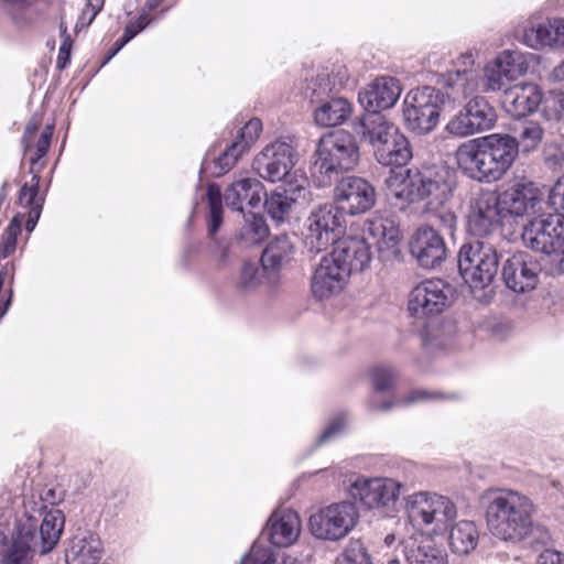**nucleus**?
I'll return each instance as SVG.
<instances>
[{
	"label": "nucleus",
	"mask_w": 564,
	"mask_h": 564,
	"mask_svg": "<svg viewBox=\"0 0 564 564\" xmlns=\"http://www.w3.org/2000/svg\"><path fill=\"white\" fill-rule=\"evenodd\" d=\"M458 186V148L454 149L438 164L408 169L403 173L391 171L386 180V195L399 208L423 203L424 209L454 227L456 215L447 206Z\"/></svg>",
	"instance_id": "nucleus-1"
},
{
	"label": "nucleus",
	"mask_w": 564,
	"mask_h": 564,
	"mask_svg": "<svg viewBox=\"0 0 564 564\" xmlns=\"http://www.w3.org/2000/svg\"><path fill=\"white\" fill-rule=\"evenodd\" d=\"M42 123L43 116L34 113L23 131L21 144L29 160V172L32 176L21 186L18 195V203L25 212H19L2 234L0 261L14 253L22 225H25L26 231H33L42 214L45 195H40L41 172L46 167V154L54 133V124H46L40 131Z\"/></svg>",
	"instance_id": "nucleus-2"
},
{
	"label": "nucleus",
	"mask_w": 564,
	"mask_h": 564,
	"mask_svg": "<svg viewBox=\"0 0 564 564\" xmlns=\"http://www.w3.org/2000/svg\"><path fill=\"white\" fill-rule=\"evenodd\" d=\"M480 505L495 538L511 543L528 538L543 544L551 540L550 532L533 522L535 508L525 495L511 489H491L481 495Z\"/></svg>",
	"instance_id": "nucleus-3"
},
{
	"label": "nucleus",
	"mask_w": 564,
	"mask_h": 564,
	"mask_svg": "<svg viewBox=\"0 0 564 564\" xmlns=\"http://www.w3.org/2000/svg\"><path fill=\"white\" fill-rule=\"evenodd\" d=\"M517 144L509 134H490L460 143V170L479 182H496L511 167Z\"/></svg>",
	"instance_id": "nucleus-4"
},
{
	"label": "nucleus",
	"mask_w": 564,
	"mask_h": 564,
	"mask_svg": "<svg viewBox=\"0 0 564 564\" xmlns=\"http://www.w3.org/2000/svg\"><path fill=\"white\" fill-rule=\"evenodd\" d=\"M406 514L411 525L430 535H445L453 546L456 508L446 497L420 491L406 500Z\"/></svg>",
	"instance_id": "nucleus-5"
},
{
	"label": "nucleus",
	"mask_w": 564,
	"mask_h": 564,
	"mask_svg": "<svg viewBox=\"0 0 564 564\" xmlns=\"http://www.w3.org/2000/svg\"><path fill=\"white\" fill-rule=\"evenodd\" d=\"M360 126L361 138L371 145L379 164L401 167L411 161L413 154L408 138L382 115H369Z\"/></svg>",
	"instance_id": "nucleus-6"
},
{
	"label": "nucleus",
	"mask_w": 564,
	"mask_h": 564,
	"mask_svg": "<svg viewBox=\"0 0 564 564\" xmlns=\"http://www.w3.org/2000/svg\"><path fill=\"white\" fill-rule=\"evenodd\" d=\"M523 243L546 256L552 273L564 272V225L558 216L532 219L522 231Z\"/></svg>",
	"instance_id": "nucleus-7"
},
{
	"label": "nucleus",
	"mask_w": 564,
	"mask_h": 564,
	"mask_svg": "<svg viewBox=\"0 0 564 564\" xmlns=\"http://www.w3.org/2000/svg\"><path fill=\"white\" fill-rule=\"evenodd\" d=\"M358 521L359 511L356 503L345 500L330 503L312 514L310 528L317 539L338 541L347 536Z\"/></svg>",
	"instance_id": "nucleus-8"
},
{
	"label": "nucleus",
	"mask_w": 564,
	"mask_h": 564,
	"mask_svg": "<svg viewBox=\"0 0 564 564\" xmlns=\"http://www.w3.org/2000/svg\"><path fill=\"white\" fill-rule=\"evenodd\" d=\"M498 269L497 252L480 241L460 248V276L470 290H481L494 280Z\"/></svg>",
	"instance_id": "nucleus-9"
},
{
	"label": "nucleus",
	"mask_w": 564,
	"mask_h": 564,
	"mask_svg": "<svg viewBox=\"0 0 564 564\" xmlns=\"http://www.w3.org/2000/svg\"><path fill=\"white\" fill-rule=\"evenodd\" d=\"M454 293L455 289L443 279H426L411 290L408 311L416 318L440 315L453 304Z\"/></svg>",
	"instance_id": "nucleus-10"
},
{
	"label": "nucleus",
	"mask_w": 564,
	"mask_h": 564,
	"mask_svg": "<svg viewBox=\"0 0 564 564\" xmlns=\"http://www.w3.org/2000/svg\"><path fill=\"white\" fill-rule=\"evenodd\" d=\"M316 165L322 173L352 170L359 161V149L352 134L336 131L321 139Z\"/></svg>",
	"instance_id": "nucleus-11"
},
{
	"label": "nucleus",
	"mask_w": 564,
	"mask_h": 564,
	"mask_svg": "<svg viewBox=\"0 0 564 564\" xmlns=\"http://www.w3.org/2000/svg\"><path fill=\"white\" fill-rule=\"evenodd\" d=\"M307 221L306 245L316 253L336 245L345 227L344 215L333 205L318 207L310 215Z\"/></svg>",
	"instance_id": "nucleus-12"
},
{
	"label": "nucleus",
	"mask_w": 564,
	"mask_h": 564,
	"mask_svg": "<svg viewBox=\"0 0 564 564\" xmlns=\"http://www.w3.org/2000/svg\"><path fill=\"white\" fill-rule=\"evenodd\" d=\"M403 115L410 130L419 134L432 131L440 117V107L434 97V89L427 86L412 89L405 96Z\"/></svg>",
	"instance_id": "nucleus-13"
},
{
	"label": "nucleus",
	"mask_w": 564,
	"mask_h": 564,
	"mask_svg": "<svg viewBox=\"0 0 564 564\" xmlns=\"http://www.w3.org/2000/svg\"><path fill=\"white\" fill-rule=\"evenodd\" d=\"M376 189L367 180L358 176L341 178L334 189L336 208L344 215H359L370 210L376 203Z\"/></svg>",
	"instance_id": "nucleus-14"
},
{
	"label": "nucleus",
	"mask_w": 564,
	"mask_h": 564,
	"mask_svg": "<svg viewBox=\"0 0 564 564\" xmlns=\"http://www.w3.org/2000/svg\"><path fill=\"white\" fill-rule=\"evenodd\" d=\"M262 132V121L252 118L239 130L235 141L218 158L204 160L203 169L210 171L213 176H221L229 172L243 153L250 150Z\"/></svg>",
	"instance_id": "nucleus-15"
},
{
	"label": "nucleus",
	"mask_w": 564,
	"mask_h": 564,
	"mask_svg": "<svg viewBox=\"0 0 564 564\" xmlns=\"http://www.w3.org/2000/svg\"><path fill=\"white\" fill-rule=\"evenodd\" d=\"M401 485L390 478H359L350 486L349 494L369 509L393 507Z\"/></svg>",
	"instance_id": "nucleus-16"
},
{
	"label": "nucleus",
	"mask_w": 564,
	"mask_h": 564,
	"mask_svg": "<svg viewBox=\"0 0 564 564\" xmlns=\"http://www.w3.org/2000/svg\"><path fill=\"white\" fill-rule=\"evenodd\" d=\"M294 166V150L283 141L268 144L253 161V167L263 180L282 181Z\"/></svg>",
	"instance_id": "nucleus-17"
},
{
	"label": "nucleus",
	"mask_w": 564,
	"mask_h": 564,
	"mask_svg": "<svg viewBox=\"0 0 564 564\" xmlns=\"http://www.w3.org/2000/svg\"><path fill=\"white\" fill-rule=\"evenodd\" d=\"M541 268L528 252L520 251L510 256L502 265V280L514 293H527L535 289Z\"/></svg>",
	"instance_id": "nucleus-18"
},
{
	"label": "nucleus",
	"mask_w": 564,
	"mask_h": 564,
	"mask_svg": "<svg viewBox=\"0 0 564 564\" xmlns=\"http://www.w3.org/2000/svg\"><path fill=\"white\" fill-rule=\"evenodd\" d=\"M498 196L503 218L523 217L535 212L536 205L541 202L539 188L534 183L525 180L518 181L498 192Z\"/></svg>",
	"instance_id": "nucleus-19"
},
{
	"label": "nucleus",
	"mask_w": 564,
	"mask_h": 564,
	"mask_svg": "<svg viewBox=\"0 0 564 564\" xmlns=\"http://www.w3.org/2000/svg\"><path fill=\"white\" fill-rule=\"evenodd\" d=\"M409 248L419 265L424 269H435L446 259L445 242L431 227L419 228L413 234Z\"/></svg>",
	"instance_id": "nucleus-20"
},
{
	"label": "nucleus",
	"mask_w": 564,
	"mask_h": 564,
	"mask_svg": "<svg viewBox=\"0 0 564 564\" xmlns=\"http://www.w3.org/2000/svg\"><path fill=\"white\" fill-rule=\"evenodd\" d=\"M350 274L341 267L330 253L325 256L315 269L311 289L318 300L328 299L343 291Z\"/></svg>",
	"instance_id": "nucleus-21"
},
{
	"label": "nucleus",
	"mask_w": 564,
	"mask_h": 564,
	"mask_svg": "<svg viewBox=\"0 0 564 564\" xmlns=\"http://www.w3.org/2000/svg\"><path fill=\"white\" fill-rule=\"evenodd\" d=\"M505 219L500 212V199L498 192L480 191L475 194L470 200V210L468 214V227L476 235H482L490 228Z\"/></svg>",
	"instance_id": "nucleus-22"
},
{
	"label": "nucleus",
	"mask_w": 564,
	"mask_h": 564,
	"mask_svg": "<svg viewBox=\"0 0 564 564\" xmlns=\"http://www.w3.org/2000/svg\"><path fill=\"white\" fill-rule=\"evenodd\" d=\"M349 274L366 270L372 259L370 245L361 237H344L330 252Z\"/></svg>",
	"instance_id": "nucleus-23"
},
{
	"label": "nucleus",
	"mask_w": 564,
	"mask_h": 564,
	"mask_svg": "<svg viewBox=\"0 0 564 564\" xmlns=\"http://www.w3.org/2000/svg\"><path fill=\"white\" fill-rule=\"evenodd\" d=\"M368 232L376 240L379 252L386 259L401 258L402 232L391 218L376 216L368 220Z\"/></svg>",
	"instance_id": "nucleus-24"
},
{
	"label": "nucleus",
	"mask_w": 564,
	"mask_h": 564,
	"mask_svg": "<svg viewBox=\"0 0 564 564\" xmlns=\"http://www.w3.org/2000/svg\"><path fill=\"white\" fill-rule=\"evenodd\" d=\"M400 82L389 76L378 77L364 91L359 93L360 102L372 111L371 115H380L379 110L394 106L401 94Z\"/></svg>",
	"instance_id": "nucleus-25"
},
{
	"label": "nucleus",
	"mask_w": 564,
	"mask_h": 564,
	"mask_svg": "<svg viewBox=\"0 0 564 564\" xmlns=\"http://www.w3.org/2000/svg\"><path fill=\"white\" fill-rule=\"evenodd\" d=\"M542 101V93L534 84H518L503 91L501 104L512 117L521 118L534 112Z\"/></svg>",
	"instance_id": "nucleus-26"
},
{
	"label": "nucleus",
	"mask_w": 564,
	"mask_h": 564,
	"mask_svg": "<svg viewBox=\"0 0 564 564\" xmlns=\"http://www.w3.org/2000/svg\"><path fill=\"white\" fill-rule=\"evenodd\" d=\"M64 514L61 510L53 509L45 513L42 523L36 530L35 525L23 524L19 530H26L32 538L39 554H46L51 552L57 544L61 533L64 528Z\"/></svg>",
	"instance_id": "nucleus-27"
},
{
	"label": "nucleus",
	"mask_w": 564,
	"mask_h": 564,
	"mask_svg": "<svg viewBox=\"0 0 564 564\" xmlns=\"http://www.w3.org/2000/svg\"><path fill=\"white\" fill-rule=\"evenodd\" d=\"M265 195L263 184L257 178H241L234 182L225 192L226 205L232 210L243 213L245 206L258 207Z\"/></svg>",
	"instance_id": "nucleus-28"
},
{
	"label": "nucleus",
	"mask_w": 564,
	"mask_h": 564,
	"mask_svg": "<svg viewBox=\"0 0 564 564\" xmlns=\"http://www.w3.org/2000/svg\"><path fill=\"white\" fill-rule=\"evenodd\" d=\"M301 520L293 510H276L269 519L270 542L279 547L292 545L299 538Z\"/></svg>",
	"instance_id": "nucleus-29"
},
{
	"label": "nucleus",
	"mask_w": 564,
	"mask_h": 564,
	"mask_svg": "<svg viewBox=\"0 0 564 564\" xmlns=\"http://www.w3.org/2000/svg\"><path fill=\"white\" fill-rule=\"evenodd\" d=\"M495 113L484 97L469 100L460 112V135L474 134L491 128Z\"/></svg>",
	"instance_id": "nucleus-30"
},
{
	"label": "nucleus",
	"mask_w": 564,
	"mask_h": 564,
	"mask_svg": "<svg viewBox=\"0 0 564 564\" xmlns=\"http://www.w3.org/2000/svg\"><path fill=\"white\" fill-rule=\"evenodd\" d=\"M524 42L534 50L564 47V19L549 20L528 29Z\"/></svg>",
	"instance_id": "nucleus-31"
},
{
	"label": "nucleus",
	"mask_w": 564,
	"mask_h": 564,
	"mask_svg": "<svg viewBox=\"0 0 564 564\" xmlns=\"http://www.w3.org/2000/svg\"><path fill=\"white\" fill-rule=\"evenodd\" d=\"M30 533L26 530H18L17 536L9 544L2 555L1 564H33L34 555L39 553Z\"/></svg>",
	"instance_id": "nucleus-32"
},
{
	"label": "nucleus",
	"mask_w": 564,
	"mask_h": 564,
	"mask_svg": "<svg viewBox=\"0 0 564 564\" xmlns=\"http://www.w3.org/2000/svg\"><path fill=\"white\" fill-rule=\"evenodd\" d=\"M351 110V105L346 99L333 98L315 110L314 119L321 127H336L350 117Z\"/></svg>",
	"instance_id": "nucleus-33"
},
{
	"label": "nucleus",
	"mask_w": 564,
	"mask_h": 564,
	"mask_svg": "<svg viewBox=\"0 0 564 564\" xmlns=\"http://www.w3.org/2000/svg\"><path fill=\"white\" fill-rule=\"evenodd\" d=\"M0 2L13 7L8 14L18 29L32 26L43 14L36 7L42 3L50 4L46 0H0Z\"/></svg>",
	"instance_id": "nucleus-34"
},
{
	"label": "nucleus",
	"mask_w": 564,
	"mask_h": 564,
	"mask_svg": "<svg viewBox=\"0 0 564 564\" xmlns=\"http://www.w3.org/2000/svg\"><path fill=\"white\" fill-rule=\"evenodd\" d=\"M457 333L456 321L454 318H444L434 327L424 332L423 341L432 348L445 349L455 345Z\"/></svg>",
	"instance_id": "nucleus-35"
},
{
	"label": "nucleus",
	"mask_w": 564,
	"mask_h": 564,
	"mask_svg": "<svg viewBox=\"0 0 564 564\" xmlns=\"http://www.w3.org/2000/svg\"><path fill=\"white\" fill-rule=\"evenodd\" d=\"M294 252V247L286 235L275 237L269 242L261 256L264 269L276 270L289 261Z\"/></svg>",
	"instance_id": "nucleus-36"
},
{
	"label": "nucleus",
	"mask_w": 564,
	"mask_h": 564,
	"mask_svg": "<svg viewBox=\"0 0 564 564\" xmlns=\"http://www.w3.org/2000/svg\"><path fill=\"white\" fill-rule=\"evenodd\" d=\"M404 553L409 564H447L446 554L431 541H413L405 546Z\"/></svg>",
	"instance_id": "nucleus-37"
},
{
	"label": "nucleus",
	"mask_w": 564,
	"mask_h": 564,
	"mask_svg": "<svg viewBox=\"0 0 564 564\" xmlns=\"http://www.w3.org/2000/svg\"><path fill=\"white\" fill-rule=\"evenodd\" d=\"M516 133L517 137H512V139L517 144V152L519 151V148L523 152H531L541 143L544 130L539 122L528 120L521 122L519 127L516 128Z\"/></svg>",
	"instance_id": "nucleus-38"
},
{
	"label": "nucleus",
	"mask_w": 564,
	"mask_h": 564,
	"mask_svg": "<svg viewBox=\"0 0 564 564\" xmlns=\"http://www.w3.org/2000/svg\"><path fill=\"white\" fill-rule=\"evenodd\" d=\"M289 189L278 187L264 200V207L268 214L274 220H283L284 216L289 214L295 197L288 194Z\"/></svg>",
	"instance_id": "nucleus-39"
},
{
	"label": "nucleus",
	"mask_w": 564,
	"mask_h": 564,
	"mask_svg": "<svg viewBox=\"0 0 564 564\" xmlns=\"http://www.w3.org/2000/svg\"><path fill=\"white\" fill-rule=\"evenodd\" d=\"M15 272L17 265L14 261H8L0 269V321L7 314L12 303Z\"/></svg>",
	"instance_id": "nucleus-40"
},
{
	"label": "nucleus",
	"mask_w": 564,
	"mask_h": 564,
	"mask_svg": "<svg viewBox=\"0 0 564 564\" xmlns=\"http://www.w3.org/2000/svg\"><path fill=\"white\" fill-rule=\"evenodd\" d=\"M496 59L502 68V75L507 76V80H514L528 70V64L521 52L503 51Z\"/></svg>",
	"instance_id": "nucleus-41"
},
{
	"label": "nucleus",
	"mask_w": 564,
	"mask_h": 564,
	"mask_svg": "<svg viewBox=\"0 0 564 564\" xmlns=\"http://www.w3.org/2000/svg\"><path fill=\"white\" fill-rule=\"evenodd\" d=\"M99 558L100 551L84 539L74 541L66 552L68 564H97Z\"/></svg>",
	"instance_id": "nucleus-42"
},
{
	"label": "nucleus",
	"mask_w": 564,
	"mask_h": 564,
	"mask_svg": "<svg viewBox=\"0 0 564 564\" xmlns=\"http://www.w3.org/2000/svg\"><path fill=\"white\" fill-rule=\"evenodd\" d=\"M207 198L209 205L208 234L214 236L223 224V203L220 187L212 183L207 187Z\"/></svg>",
	"instance_id": "nucleus-43"
},
{
	"label": "nucleus",
	"mask_w": 564,
	"mask_h": 564,
	"mask_svg": "<svg viewBox=\"0 0 564 564\" xmlns=\"http://www.w3.org/2000/svg\"><path fill=\"white\" fill-rule=\"evenodd\" d=\"M338 86L341 87L343 83L337 85L335 78L328 73H321L315 78H312L307 84L305 95L314 99H322L329 94L337 91Z\"/></svg>",
	"instance_id": "nucleus-44"
},
{
	"label": "nucleus",
	"mask_w": 564,
	"mask_h": 564,
	"mask_svg": "<svg viewBox=\"0 0 564 564\" xmlns=\"http://www.w3.org/2000/svg\"><path fill=\"white\" fill-rule=\"evenodd\" d=\"M242 238L251 245L263 242L269 236V228L262 216L253 214L252 220L246 225L241 232Z\"/></svg>",
	"instance_id": "nucleus-45"
},
{
	"label": "nucleus",
	"mask_w": 564,
	"mask_h": 564,
	"mask_svg": "<svg viewBox=\"0 0 564 564\" xmlns=\"http://www.w3.org/2000/svg\"><path fill=\"white\" fill-rule=\"evenodd\" d=\"M339 564H370V558L361 543L351 541L345 547Z\"/></svg>",
	"instance_id": "nucleus-46"
},
{
	"label": "nucleus",
	"mask_w": 564,
	"mask_h": 564,
	"mask_svg": "<svg viewBox=\"0 0 564 564\" xmlns=\"http://www.w3.org/2000/svg\"><path fill=\"white\" fill-rule=\"evenodd\" d=\"M479 540V531L475 522L460 521V553L468 554L475 550Z\"/></svg>",
	"instance_id": "nucleus-47"
},
{
	"label": "nucleus",
	"mask_w": 564,
	"mask_h": 564,
	"mask_svg": "<svg viewBox=\"0 0 564 564\" xmlns=\"http://www.w3.org/2000/svg\"><path fill=\"white\" fill-rule=\"evenodd\" d=\"M501 70L502 68L499 66L496 58L486 65L484 74L488 90H500L505 86L507 76H503Z\"/></svg>",
	"instance_id": "nucleus-48"
},
{
	"label": "nucleus",
	"mask_w": 564,
	"mask_h": 564,
	"mask_svg": "<svg viewBox=\"0 0 564 564\" xmlns=\"http://www.w3.org/2000/svg\"><path fill=\"white\" fill-rule=\"evenodd\" d=\"M373 388L377 392L388 391L392 389L394 383V373L388 367H375L370 372Z\"/></svg>",
	"instance_id": "nucleus-49"
},
{
	"label": "nucleus",
	"mask_w": 564,
	"mask_h": 564,
	"mask_svg": "<svg viewBox=\"0 0 564 564\" xmlns=\"http://www.w3.org/2000/svg\"><path fill=\"white\" fill-rule=\"evenodd\" d=\"M151 17L147 12H141L139 17L129 22L124 30L123 34L120 37V45L128 44L137 34H139L142 30H144L151 22Z\"/></svg>",
	"instance_id": "nucleus-50"
},
{
	"label": "nucleus",
	"mask_w": 564,
	"mask_h": 564,
	"mask_svg": "<svg viewBox=\"0 0 564 564\" xmlns=\"http://www.w3.org/2000/svg\"><path fill=\"white\" fill-rule=\"evenodd\" d=\"M259 284L258 265L256 262H245L241 268L240 278L237 282L239 290L254 289Z\"/></svg>",
	"instance_id": "nucleus-51"
},
{
	"label": "nucleus",
	"mask_w": 564,
	"mask_h": 564,
	"mask_svg": "<svg viewBox=\"0 0 564 564\" xmlns=\"http://www.w3.org/2000/svg\"><path fill=\"white\" fill-rule=\"evenodd\" d=\"M549 204L556 213L555 216L564 218V176L560 178L551 188Z\"/></svg>",
	"instance_id": "nucleus-52"
},
{
	"label": "nucleus",
	"mask_w": 564,
	"mask_h": 564,
	"mask_svg": "<svg viewBox=\"0 0 564 564\" xmlns=\"http://www.w3.org/2000/svg\"><path fill=\"white\" fill-rule=\"evenodd\" d=\"M241 564H275V558L269 550H253Z\"/></svg>",
	"instance_id": "nucleus-53"
},
{
	"label": "nucleus",
	"mask_w": 564,
	"mask_h": 564,
	"mask_svg": "<svg viewBox=\"0 0 564 564\" xmlns=\"http://www.w3.org/2000/svg\"><path fill=\"white\" fill-rule=\"evenodd\" d=\"M73 48V40L70 36H65V39L62 40V44L58 50V55L56 59L57 67L63 69L65 68L69 62H70V53Z\"/></svg>",
	"instance_id": "nucleus-54"
},
{
	"label": "nucleus",
	"mask_w": 564,
	"mask_h": 564,
	"mask_svg": "<svg viewBox=\"0 0 564 564\" xmlns=\"http://www.w3.org/2000/svg\"><path fill=\"white\" fill-rule=\"evenodd\" d=\"M538 564H564V553L545 550L539 557Z\"/></svg>",
	"instance_id": "nucleus-55"
},
{
	"label": "nucleus",
	"mask_w": 564,
	"mask_h": 564,
	"mask_svg": "<svg viewBox=\"0 0 564 564\" xmlns=\"http://www.w3.org/2000/svg\"><path fill=\"white\" fill-rule=\"evenodd\" d=\"M105 0H87L86 8L90 9L89 22H93L97 14L102 10Z\"/></svg>",
	"instance_id": "nucleus-56"
},
{
	"label": "nucleus",
	"mask_w": 564,
	"mask_h": 564,
	"mask_svg": "<svg viewBox=\"0 0 564 564\" xmlns=\"http://www.w3.org/2000/svg\"><path fill=\"white\" fill-rule=\"evenodd\" d=\"M90 12H91V10L85 7V9L83 10L82 14L78 18V21L76 23V29L87 28L93 23V22H89Z\"/></svg>",
	"instance_id": "nucleus-57"
},
{
	"label": "nucleus",
	"mask_w": 564,
	"mask_h": 564,
	"mask_svg": "<svg viewBox=\"0 0 564 564\" xmlns=\"http://www.w3.org/2000/svg\"><path fill=\"white\" fill-rule=\"evenodd\" d=\"M164 1L165 0H147L142 12L149 14L151 11L156 10Z\"/></svg>",
	"instance_id": "nucleus-58"
},
{
	"label": "nucleus",
	"mask_w": 564,
	"mask_h": 564,
	"mask_svg": "<svg viewBox=\"0 0 564 564\" xmlns=\"http://www.w3.org/2000/svg\"><path fill=\"white\" fill-rule=\"evenodd\" d=\"M474 65V58L471 54L460 55V66H465L464 73H468L469 68Z\"/></svg>",
	"instance_id": "nucleus-59"
},
{
	"label": "nucleus",
	"mask_w": 564,
	"mask_h": 564,
	"mask_svg": "<svg viewBox=\"0 0 564 564\" xmlns=\"http://www.w3.org/2000/svg\"><path fill=\"white\" fill-rule=\"evenodd\" d=\"M429 398V393L425 392V391H413L409 398H408V402H415V401H420V400H425Z\"/></svg>",
	"instance_id": "nucleus-60"
},
{
	"label": "nucleus",
	"mask_w": 564,
	"mask_h": 564,
	"mask_svg": "<svg viewBox=\"0 0 564 564\" xmlns=\"http://www.w3.org/2000/svg\"><path fill=\"white\" fill-rule=\"evenodd\" d=\"M124 45H120V39L116 41L113 46L106 54V62L110 61Z\"/></svg>",
	"instance_id": "nucleus-61"
},
{
	"label": "nucleus",
	"mask_w": 564,
	"mask_h": 564,
	"mask_svg": "<svg viewBox=\"0 0 564 564\" xmlns=\"http://www.w3.org/2000/svg\"><path fill=\"white\" fill-rule=\"evenodd\" d=\"M446 131L453 137L458 134V122L456 121V119H453L447 123Z\"/></svg>",
	"instance_id": "nucleus-62"
},
{
	"label": "nucleus",
	"mask_w": 564,
	"mask_h": 564,
	"mask_svg": "<svg viewBox=\"0 0 564 564\" xmlns=\"http://www.w3.org/2000/svg\"><path fill=\"white\" fill-rule=\"evenodd\" d=\"M466 85L469 90H474L478 86V75H471L470 77L466 78Z\"/></svg>",
	"instance_id": "nucleus-63"
},
{
	"label": "nucleus",
	"mask_w": 564,
	"mask_h": 564,
	"mask_svg": "<svg viewBox=\"0 0 564 564\" xmlns=\"http://www.w3.org/2000/svg\"><path fill=\"white\" fill-rule=\"evenodd\" d=\"M336 432V429L334 426H329L327 427L324 433L322 434L321 436V441L324 442L326 441L328 437H330L334 433Z\"/></svg>",
	"instance_id": "nucleus-64"
}]
</instances>
